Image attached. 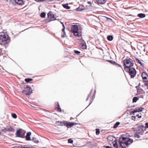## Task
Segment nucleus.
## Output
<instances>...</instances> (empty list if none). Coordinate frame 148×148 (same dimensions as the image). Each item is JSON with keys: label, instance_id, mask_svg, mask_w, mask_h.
<instances>
[{"label": "nucleus", "instance_id": "nucleus-5", "mask_svg": "<svg viewBox=\"0 0 148 148\" xmlns=\"http://www.w3.org/2000/svg\"><path fill=\"white\" fill-rule=\"evenodd\" d=\"M78 27L77 25H72L71 27V32L73 33L74 36L80 37L81 35L79 36L78 33Z\"/></svg>", "mask_w": 148, "mask_h": 148}, {"label": "nucleus", "instance_id": "nucleus-57", "mask_svg": "<svg viewBox=\"0 0 148 148\" xmlns=\"http://www.w3.org/2000/svg\"><path fill=\"white\" fill-rule=\"evenodd\" d=\"M138 87H139V86H136V88L137 89H137H138Z\"/></svg>", "mask_w": 148, "mask_h": 148}, {"label": "nucleus", "instance_id": "nucleus-16", "mask_svg": "<svg viewBox=\"0 0 148 148\" xmlns=\"http://www.w3.org/2000/svg\"><path fill=\"white\" fill-rule=\"evenodd\" d=\"M31 135V132H28L25 136V140L27 141L31 140V139L30 137V136Z\"/></svg>", "mask_w": 148, "mask_h": 148}, {"label": "nucleus", "instance_id": "nucleus-1", "mask_svg": "<svg viewBox=\"0 0 148 148\" xmlns=\"http://www.w3.org/2000/svg\"><path fill=\"white\" fill-rule=\"evenodd\" d=\"M133 142V140L132 139L121 136L119 138V143L122 148H127V147H128Z\"/></svg>", "mask_w": 148, "mask_h": 148}, {"label": "nucleus", "instance_id": "nucleus-60", "mask_svg": "<svg viewBox=\"0 0 148 148\" xmlns=\"http://www.w3.org/2000/svg\"><path fill=\"white\" fill-rule=\"evenodd\" d=\"M61 24L62 25V24H64V23L63 22H61Z\"/></svg>", "mask_w": 148, "mask_h": 148}, {"label": "nucleus", "instance_id": "nucleus-26", "mask_svg": "<svg viewBox=\"0 0 148 148\" xmlns=\"http://www.w3.org/2000/svg\"><path fill=\"white\" fill-rule=\"evenodd\" d=\"M15 131L14 128L12 127L11 126H9L8 128V131L10 132H14Z\"/></svg>", "mask_w": 148, "mask_h": 148}, {"label": "nucleus", "instance_id": "nucleus-8", "mask_svg": "<svg viewBox=\"0 0 148 148\" xmlns=\"http://www.w3.org/2000/svg\"><path fill=\"white\" fill-rule=\"evenodd\" d=\"M22 92L26 95H29L32 93V90L30 87L28 86L25 88L24 90L22 91Z\"/></svg>", "mask_w": 148, "mask_h": 148}, {"label": "nucleus", "instance_id": "nucleus-4", "mask_svg": "<svg viewBox=\"0 0 148 148\" xmlns=\"http://www.w3.org/2000/svg\"><path fill=\"white\" fill-rule=\"evenodd\" d=\"M0 40L2 42H5L6 44L8 43L10 41L8 35L4 32L1 33L0 34Z\"/></svg>", "mask_w": 148, "mask_h": 148}, {"label": "nucleus", "instance_id": "nucleus-62", "mask_svg": "<svg viewBox=\"0 0 148 148\" xmlns=\"http://www.w3.org/2000/svg\"><path fill=\"white\" fill-rule=\"evenodd\" d=\"M147 77H148V79L147 78V80H148V74H147Z\"/></svg>", "mask_w": 148, "mask_h": 148}, {"label": "nucleus", "instance_id": "nucleus-21", "mask_svg": "<svg viewBox=\"0 0 148 148\" xmlns=\"http://www.w3.org/2000/svg\"><path fill=\"white\" fill-rule=\"evenodd\" d=\"M140 135H141L140 134V132H137L136 133H135L134 134V136L135 138H139L140 137Z\"/></svg>", "mask_w": 148, "mask_h": 148}, {"label": "nucleus", "instance_id": "nucleus-23", "mask_svg": "<svg viewBox=\"0 0 148 148\" xmlns=\"http://www.w3.org/2000/svg\"><path fill=\"white\" fill-rule=\"evenodd\" d=\"M18 148H36L32 146H28L27 145H25L23 147L21 146V147H18Z\"/></svg>", "mask_w": 148, "mask_h": 148}, {"label": "nucleus", "instance_id": "nucleus-17", "mask_svg": "<svg viewBox=\"0 0 148 148\" xmlns=\"http://www.w3.org/2000/svg\"><path fill=\"white\" fill-rule=\"evenodd\" d=\"M147 74L146 72H143L142 73L141 76L145 82H146L147 80Z\"/></svg>", "mask_w": 148, "mask_h": 148}, {"label": "nucleus", "instance_id": "nucleus-9", "mask_svg": "<svg viewBox=\"0 0 148 148\" xmlns=\"http://www.w3.org/2000/svg\"><path fill=\"white\" fill-rule=\"evenodd\" d=\"M92 89L91 90V91H90V92L89 94L88 95L87 98L86 99V101H87L88 100V99L89 98H90V103H89V105L87 106V107H86V108L89 106L91 104V103L93 101V100L94 99L95 97V92H96V91L95 90L94 93H93V94L92 95V96H90L91 95V94L92 93Z\"/></svg>", "mask_w": 148, "mask_h": 148}, {"label": "nucleus", "instance_id": "nucleus-44", "mask_svg": "<svg viewBox=\"0 0 148 148\" xmlns=\"http://www.w3.org/2000/svg\"><path fill=\"white\" fill-rule=\"evenodd\" d=\"M87 46L86 44V42L84 40V49H86Z\"/></svg>", "mask_w": 148, "mask_h": 148}, {"label": "nucleus", "instance_id": "nucleus-10", "mask_svg": "<svg viewBox=\"0 0 148 148\" xmlns=\"http://www.w3.org/2000/svg\"><path fill=\"white\" fill-rule=\"evenodd\" d=\"M136 129L137 131H139L141 135H143L144 132L146 130V129L144 127V126L142 125H139Z\"/></svg>", "mask_w": 148, "mask_h": 148}, {"label": "nucleus", "instance_id": "nucleus-33", "mask_svg": "<svg viewBox=\"0 0 148 148\" xmlns=\"http://www.w3.org/2000/svg\"><path fill=\"white\" fill-rule=\"evenodd\" d=\"M135 59L136 61H137L139 64L141 66H143V64L137 58H135Z\"/></svg>", "mask_w": 148, "mask_h": 148}, {"label": "nucleus", "instance_id": "nucleus-61", "mask_svg": "<svg viewBox=\"0 0 148 148\" xmlns=\"http://www.w3.org/2000/svg\"><path fill=\"white\" fill-rule=\"evenodd\" d=\"M108 19H110V20H112V19L110 18H108Z\"/></svg>", "mask_w": 148, "mask_h": 148}, {"label": "nucleus", "instance_id": "nucleus-18", "mask_svg": "<svg viewBox=\"0 0 148 148\" xmlns=\"http://www.w3.org/2000/svg\"><path fill=\"white\" fill-rule=\"evenodd\" d=\"M114 138H115V137L112 136H108L107 140L109 142L112 141L114 140Z\"/></svg>", "mask_w": 148, "mask_h": 148}, {"label": "nucleus", "instance_id": "nucleus-2", "mask_svg": "<svg viewBox=\"0 0 148 148\" xmlns=\"http://www.w3.org/2000/svg\"><path fill=\"white\" fill-rule=\"evenodd\" d=\"M123 66H124V69L127 68H130L134 64V62L133 60L127 57L126 58L123 60Z\"/></svg>", "mask_w": 148, "mask_h": 148}, {"label": "nucleus", "instance_id": "nucleus-32", "mask_svg": "<svg viewBox=\"0 0 148 148\" xmlns=\"http://www.w3.org/2000/svg\"><path fill=\"white\" fill-rule=\"evenodd\" d=\"M33 79L31 78H27L25 79V81L27 83L29 82H30L32 81Z\"/></svg>", "mask_w": 148, "mask_h": 148}, {"label": "nucleus", "instance_id": "nucleus-11", "mask_svg": "<svg viewBox=\"0 0 148 148\" xmlns=\"http://www.w3.org/2000/svg\"><path fill=\"white\" fill-rule=\"evenodd\" d=\"M77 124V123L75 122H70L66 121L65 126H66L67 128H69L71 127L74 125Z\"/></svg>", "mask_w": 148, "mask_h": 148}, {"label": "nucleus", "instance_id": "nucleus-48", "mask_svg": "<svg viewBox=\"0 0 148 148\" xmlns=\"http://www.w3.org/2000/svg\"><path fill=\"white\" fill-rule=\"evenodd\" d=\"M136 119V116H132V120H134L135 121Z\"/></svg>", "mask_w": 148, "mask_h": 148}, {"label": "nucleus", "instance_id": "nucleus-20", "mask_svg": "<svg viewBox=\"0 0 148 148\" xmlns=\"http://www.w3.org/2000/svg\"><path fill=\"white\" fill-rule=\"evenodd\" d=\"M31 140L35 143H39V140L36 137H33Z\"/></svg>", "mask_w": 148, "mask_h": 148}, {"label": "nucleus", "instance_id": "nucleus-12", "mask_svg": "<svg viewBox=\"0 0 148 148\" xmlns=\"http://www.w3.org/2000/svg\"><path fill=\"white\" fill-rule=\"evenodd\" d=\"M144 108L143 107H140L138 109H135L131 112L130 114L134 115V114L136 112H142L144 110Z\"/></svg>", "mask_w": 148, "mask_h": 148}, {"label": "nucleus", "instance_id": "nucleus-39", "mask_svg": "<svg viewBox=\"0 0 148 148\" xmlns=\"http://www.w3.org/2000/svg\"><path fill=\"white\" fill-rule=\"evenodd\" d=\"M11 116L13 118L16 119L17 118V115L15 113H12Z\"/></svg>", "mask_w": 148, "mask_h": 148}, {"label": "nucleus", "instance_id": "nucleus-50", "mask_svg": "<svg viewBox=\"0 0 148 148\" xmlns=\"http://www.w3.org/2000/svg\"><path fill=\"white\" fill-rule=\"evenodd\" d=\"M103 147L105 148H113V147L109 146H104Z\"/></svg>", "mask_w": 148, "mask_h": 148}, {"label": "nucleus", "instance_id": "nucleus-43", "mask_svg": "<svg viewBox=\"0 0 148 148\" xmlns=\"http://www.w3.org/2000/svg\"><path fill=\"white\" fill-rule=\"evenodd\" d=\"M145 126L144 127L146 130L148 128V122H146L145 124Z\"/></svg>", "mask_w": 148, "mask_h": 148}, {"label": "nucleus", "instance_id": "nucleus-38", "mask_svg": "<svg viewBox=\"0 0 148 148\" xmlns=\"http://www.w3.org/2000/svg\"><path fill=\"white\" fill-rule=\"evenodd\" d=\"M73 51L75 53L77 54V55H80L79 54L80 53V52L79 51L76 50H74Z\"/></svg>", "mask_w": 148, "mask_h": 148}, {"label": "nucleus", "instance_id": "nucleus-59", "mask_svg": "<svg viewBox=\"0 0 148 148\" xmlns=\"http://www.w3.org/2000/svg\"><path fill=\"white\" fill-rule=\"evenodd\" d=\"M141 98H143V96H142V97H141Z\"/></svg>", "mask_w": 148, "mask_h": 148}, {"label": "nucleus", "instance_id": "nucleus-55", "mask_svg": "<svg viewBox=\"0 0 148 148\" xmlns=\"http://www.w3.org/2000/svg\"><path fill=\"white\" fill-rule=\"evenodd\" d=\"M37 1H43L44 0H35Z\"/></svg>", "mask_w": 148, "mask_h": 148}, {"label": "nucleus", "instance_id": "nucleus-54", "mask_svg": "<svg viewBox=\"0 0 148 148\" xmlns=\"http://www.w3.org/2000/svg\"><path fill=\"white\" fill-rule=\"evenodd\" d=\"M62 27H63V28L62 29H65V26L64 25V24H62Z\"/></svg>", "mask_w": 148, "mask_h": 148}, {"label": "nucleus", "instance_id": "nucleus-58", "mask_svg": "<svg viewBox=\"0 0 148 148\" xmlns=\"http://www.w3.org/2000/svg\"><path fill=\"white\" fill-rule=\"evenodd\" d=\"M140 83H139V84H138V86H140Z\"/></svg>", "mask_w": 148, "mask_h": 148}, {"label": "nucleus", "instance_id": "nucleus-47", "mask_svg": "<svg viewBox=\"0 0 148 148\" xmlns=\"http://www.w3.org/2000/svg\"><path fill=\"white\" fill-rule=\"evenodd\" d=\"M140 115H139V114H137L136 115V116L138 117V118H141L142 117V116H141V113H140Z\"/></svg>", "mask_w": 148, "mask_h": 148}, {"label": "nucleus", "instance_id": "nucleus-14", "mask_svg": "<svg viewBox=\"0 0 148 148\" xmlns=\"http://www.w3.org/2000/svg\"><path fill=\"white\" fill-rule=\"evenodd\" d=\"M13 2L17 5H24L25 3V1L23 0H11Z\"/></svg>", "mask_w": 148, "mask_h": 148}, {"label": "nucleus", "instance_id": "nucleus-53", "mask_svg": "<svg viewBox=\"0 0 148 148\" xmlns=\"http://www.w3.org/2000/svg\"><path fill=\"white\" fill-rule=\"evenodd\" d=\"M115 65H118L119 67H120L122 69V66L121 65L119 64H118L116 62V64H115Z\"/></svg>", "mask_w": 148, "mask_h": 148}, {"label": "nucleus", "instance_id": "nucleus-56", "mask_svg": "<svg viewBox=\"0 0 148 148\" xmlns=\"http://www.w3.org/2000/svg\"><path fill=\"white\" fill-rule=\"evenodd\" d=\"M134 107H135V106H131L130 107H129V108Z\"/></svg>", "mask_w": 148, "mask_h": 148}, {"label": "nucleus", "instance_id": "nucleus-37", "mask_svg": "<svg viewBox=\"0 0 148 148\" xmlns=\"http://www.w3.org/2000/svg\"><path fill=\"white\" fill-rule=\"evenodd\" d=\"M112 143L113 144V146L114 147H115V148H119V147L117 143H114L113 142H112Z\"/></svg>", "mask_w": 148, "mask_h": 148}, {"label": "nucleus", "instance_id": "nucleus-49", "mask_svg": "<svg viewBox=\"0 0 148 148\" xmlns=\"http://www.w3.org/2000/svg\"><path fill=\"white\" fill-rule=\"evenodd\" d=\"M56 123L58 126H60V121H57L56 122Z\"/></svg>", "mask_w": 148, "mask_h": 148}, {"label": "nucleus", "instance_id": "nucleus-36", "mask_svg": "<svg viewBox=\"0 0 148 148\" xmlns=\"http://www.w3.org/2000/svg\"><path fill=\"white\" fill-rule=\"evenodd\" d=\"M40 16L42 18H45L46 16V13L45 12H42L41 13Z\"/></svg>", "mask_w": 148, "mask_h": 148}, {"label": "nucleus", "instance_id": "nucleus-7", "mask_svg": "<svg viewBox=\"0 0 148 148\" xmlns=\"http://www.w3.org/2000/svg\"><path fill=\"white\" fill-rule=\"evenodd\" d=\"M85 140L84 141V142H85V143H86V144L85 145L88 148H92L96 145V143H94L93 141H90L87 140L86 139H85Z\"/></svg>", "mask_w": 148, "mask_h": 148}, {"label": "nucleus", "instance_id": "nucleus-40", "mask_svg": "<svg viewBox=\"0 0 148 148\" xmlns=\"http://www.w3.org/2000/svg\"><path fill=\"white\" fill-rule=\"evenodd\" d=\"M73 142V140L70 138L68 139V143H72Z\"/></svg>", "mask_w": 148, "mask_h": 148}, {"label": "nucleus", "instance_id": "nucleus-6", "mask_svg": "<svg viewBox=\"0 0 148 148\" xmlns=\"http://www.w3.org/2000/svg\"><path fill=\"white\" fill-rule=\"evenodd\" d=\"M26 133V131L21 129H20L16 132V136L22 138H24L25 135Z\"/></svg>", "mask_w": 148, "mask_h": 148}, {"label": "nucleus", "instance_id": "nucleus-34", "mask_svg": "<svg viewBox=\"0 0 148 148\" xmlns=\"http://www.w3.org/2000/svg\"><path fill=\"white\" fill-rule=\"evenodd\" d=\"M120 123L119 122H116L114 125L113 127L116 128L120 124Z\"/></svg>", "mask_w": 148, "mask_h": 148}, {"label": "nucleus", "instance_id": "nucleus-52", "mask_svg": "<svg viewBox=\"0 0 148 148\" xmlns=\"http://www.w3.org/2000/svg\"><path fill=\"white\" fill-rule=\"evenodd\" d=\"M114 143H117V140H116V138L115 137V138H114Z\"/></svg>", "mask_w": 148, "mask_h": 148}, {"label": "nucleus", "instance_id": "nucleus-31", "mask_svg": "<svg viewBox=\"0 0 148 148\" xmlns=\"http://www.w3.org/2000/svg\"><path fill=\"white\" fill-rule=\"evenodd\" d=\"M66 121H60V126H65V123H66Z\"/></svg>", "mask_w": 148, "mask_h": 148}, {"label": "nucleus", "instance_id": "nucleus-30", "mask_svg": "<svg viewBox=\"0 0 148 148\" xmlns=\"http://www.w3.org/2000/svg\"><path fill=\"white\" fill-rule=\"evenodd\" d=\"M138 99V97H134L132 99L133 103L136 102Z\"/></svg>", "mask_w": 148, "mask_h": 148}, {"label": "nucleus", "instance_id": "nucleus-51", "mask_svg": "<svg viewBox=\"0 0 148 148\" xmlns=\"http://www.w3.org/2000/svg\"><path fill=\"white\" fill-rule=\"evenodd\" d=\"M2 131L5 132L6 131H8V129L4 128L2 130Z\"/></svg>", "mask_w": 148, "mask_h": 148}, {"label": "nucleus", "instance_id": "nucleus-25", "mask_svg": "<svg viewBox=\"0 0 148 148\" xmlns=\"http://www.w3.org/2000/svg\"><path fill=\"white\" fill-rule=\"evenodd\" d=\"M63 7L65 9L69 10L70 9V7L69 6L68 3L62 5Z\"/></svg>", "mask_w": 148, "mask_h": 148}, {"label": "nucleus", "instance_id": "nucleus-22", "mask_svg": "<svg viewBox=\"0 0 148 148\" xmlns=\"http://www.w3.org/2000/svg\"><path fill=\"white\" fill-rule=\"evenodd\" d=\"M66 34L65 31V29H62L61 37L62 38L66 37Z\"/></svg>", "mask_w": 148, "mask_h": 148}, {"label": "nucleus", "instance_id": "nucleus-42", "mask_svg": "<svg viewBox=\"0 0 148 148\" xmlns=\"http://www.w3.org/2000/svg\"><path fill=\"white\" fill-rule=\"evenodd\" d=\"M96 134L97 135H98L99 134L100 131L99 129H96Z\"/></svg>", "mask_w": 148, "mask_h": 148}, {"label": "nucleus", "instance_id": "nucleus-64", "mask_svg": "<svg viewBox=\"0 0 148 148\" xmlns=\"http://www.w3.org/2000/svg\"><path fill=\"white\" fill-rule=\"evenodd\" d=\"M83 111H82V112H81V113H82V112H83Z\"/></svg>", "mask_w": 148, "mask_h": 148}, {"label": "nucleus", "instance_id": "nucleus-28", "mask_svg": "<svg viewBox=\"0 0 148 148\" xmlns=\"http://www.w3.org/2000/svg\"><path fill=\"white\" fill-rule=\"evenodd\" d=\"M84 1L85 3L84 4L87 3L90 5L89 6H91V1H89V0H84Z\"/></svg>", "mask_w": 148, "mask_h": 148}, {"label": "nucleus", "instance_id": "nucleus-13", "mask_svg": "<svg viewBox=\"0 0 148 148\" xmlns=\"http://www.w3.org/2000/svg\"><path fill=\"white\" fill-rule=\"evenodd\" d=\"M51 12L50 11L47 14L48 17L50 18V20L49 21V22L56 19V18L55 17L54 15L53 14H51Z\"/></svg>", "mask_w": 148, "mask_h": 148}, {"label": "nucleus", "instance_id": "nucleus-45", "mask_svg": "<svg viewBox=\"0 0 148 148\" xmlns=\"http://www.w3.org/2000/svg\"><path fill=\"white\" fill-rule=\"evenodd\" d=\"M145 82H146L145 83V85L147 87V89L148 90V80H147Z\"/></svg>", "mask_w": 148, "mask_h": 148}, {"label": "nucleus", "instance_id": "nucleus-63", "mask_svg": "<svg viewBox=\"0 0 148 148\" xmlns=\"http://www.w3.org/2000/svg\"><path fill=\"white\" fill-rule=\"evenodd\" d=\"M145 49H144V51H145Z\"/></svg>", "mask_w": 148, "mask_h": 148}, {"label": "nucleus", "instance_id": "nucleus-27", "mask_svg": "<svg viewBox=\"0 0 148 148\" xmlns=\"http://www.w3.org/2000/svg\"><path fill=\"white\" fill-rule=\"evenodd\" d=\"M113 36L112 35H109L107 36V39L108 41H111L113 40Z\"/></svg>", "mask_w": 148, "mask_h": 148}, {"label": "nucleus", "instance_id": "nucleus-41", "mask_svg": "<svg viewBox=\"0 0 148 148\" xmlns=\"http://www.w3.org/2000/svg\"><path fill=\"white\" fill-rule=\"evenodd\" d=\"M83 10V9H82V8H80V7H79L77 8L76 10L77 11H81Z\"/></svg>", "mask_w": 148, "mask_h": 148}, {"label": "nucleus", "instance_id": "nucleus-24", "mask_svg": "<svg viewBox=\"0 0 148 148\" xmlns=\"http://www.w3.org/2000/svg\"><path fill=\"white\" fill-rule=\"evenodd\" d=\"M137 16L140 18H143L145 17V15L143 13H139L138 14Z\"/></svg>", "mask_w": 148, "mask_h": 148}, {"label": "nucleus", "instance_id": "nucleus-3", "mask_svg": "<svg viewBox=\"0 0 148 148\" xmlns=\"http://www.w3.org/2000/svg\"><path fill=\"white\" fill-rule=\"evenodd\" d=\"M125 71L127 73H128L130 75L131 78H134L136 74V71L135 69L133 67H130L124 69Z\"/></svg>", "mask_w": 148, "mask_h": 148}, {"label": "nucleus", "instance_id": "nucleus-19", "mask_svg": "<svg viewBox=\"0 0 148 148\" xmlns=\"http://www.w3.org/2000/svg\"><path fill=\"white\" fill-rule=\"evenodd\" d=\"M97 3L101 4H104L106 2V0H96Z\"/></svg>", "mask_w": 148, "mask_h": 148}, {"label": "nucleus", "instance_id": "nucleus-35", "mask_svg": "<svg viewBox=\"0 0 148 148\" xmlns=\"http://www.w3.org/2000/svg\"><path fill=\"white\" fill-rule=\"evenodd\" d=\"M137 92L140 93H144L145 92L142 89L140 88L139 89H137Z\"/></svg>", "mask_w": 148, "mask_h": 148}, {"label": "nucleus", "instance_id": "nucleus-15", "mask_svg": "<svg viewBox=\"0 0 148 148\" xmlns=\"http://www.w3.org/2000/svg\"><path fill=\"white\" fill-rule=\"evenodd\" d=\"M55 109H57V111L58 112H62V109L60 108L58 102H56L55 103Z\"/></svg>", "mask_w": 148, "mask_h": 148}, {"label": "nucleus", "instance_id": "nucleus-46", "mask_svg": "<svg viewBox=\"0 0 148 148\" xmlns=\"http://www.w3.org/2000/svg\"><path fill=\"white\" fill-rule=\"evenodd\" d=\"M80 46H81V48L82 49H83V43L82 42L80 44Z\"/></svg>", "mask_w": 148, "mask_h": 148}, {"label": "nucleus", "instance_id": "nucleus-29", "mask_svg": "<svg viewBox=\"0 0 148 148\" xmlns=\"http://www.w3.org/2000/svg\"><path fill=\"white\" fill-rule=\"evenodd\" d=\"M106 61L109 62L112 64L115 65L116 62L113 60H106Z\"/></svg>", "mask_w": 148, "mask_h": 148}]
</instances>
